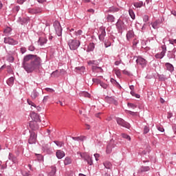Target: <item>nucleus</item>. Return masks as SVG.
<instances>
[{"label":"nucleus","instance_id":"nucleus-1","mask_svg":"<svg viewBox=\"0 0 176 176\" xmlns=\"http://www.w3.org/2000/svg\"><path fill=\"white\" fill-rule=\"evenodd\" d=\"M23 65L25 71L30 74L41 67V58L36 55H26L23 58Z\"/></svg>","mask_w":176,"mask_h":176},{"label":"nucleus","instance_id":"nucleus-2","mask_svg":"<svg viewBox=\"0 0 176 176\" xmlns=\"http://www.w3.org/2000/svg\"><path fill=\"white\" fill-rule=\"evenodd\" d=\"M80 45V41L78 40H69L68 42V45L69 46L70 50H76Z\"/></svg>","mask_w":176,"mask_h":176},{"label":"nucleus","instance_id":"nucleus-3","mask_svg":"<svg viewBox=\"0 0 176 176\" xmlns=\"http://www.w3.org/2000/svg\"><path fill=\"white\" fill-rule=\"evenodd\" d=\"M77 154L80 155L82 159H85L89 166L93 164V160H91V157H90V155H89L87 153H82L80 152H78Z\"/></svg>","mask_w":176,"mask_h":176},{"label":"nucleus","instance_id":"nucleus-4","mask_svg":"<svg viewBox=\"0 0 176 176\" xmlns=\"http://www.w3.org/2000/svg\"><path fill=\"white\" fill-rule=\"evenodd\" d=\"M117 123L119 126H122V127H125L126 129H130V124L124 121V120L122 118H117Z\"/></svg>","mask_w":176,"mask_h":176},{"label":"nucleus","instance_id":"nucleus-5","mask_svg":"<svg viewBox=\"0 0 176 176\" xmlns=\"http://www.w3.org/2000/svg\"><path fill=\"white\" fill-rule=\"evenodd\" d=\"M54 26L55 28V31L56 32V35H58V36H61V34L63 32V29L61 28V25H60V23L56 22L54 24Z\"/></svg>","mask_w":176,"mask_h":176},{"label":"nucleus","instance_id":"nucleus-6","mask_svg":"<svg viewBox=\"0 0 176 176\" xmlns=\"http://www.w3.org/2000/svg\"><path fill=\"white\" fill-rule=\"evenodd\" d=\"M136 63L139 65H141V67H142V68H144V67L146 66V60H145L144 58H142L141 56L138 57V58L136 59Z\"/></svg>","mask_w":176,"mask_h":176},{"label":"nucleus","instance_id":"nucleus-7","mask_svg":"<svg viewBox=\"0 0 176 176\" xmlns=\"http://www.w3.org/2000/svg\"><path fill=\"white\" fill-rule=\"evenodd\" d=\"M28 142L30 144H35L36 142V133H35V132L30 133V136L29 138Z\"/></svg>","mask_w":176,"mask_h":176},{"label":"nucleus","instance_id":"nucleus-8","mask_svg":"<svg viewBox=\"0 0 176 176\" xmlns=\"http://www.w3.org/2000/svg\"><path fill=\"white\" fill-rule=\"evenodd\" d=\"M42 12H43V10H42L41 8H35L28 10V12L31 14H36L37 13H42Z\"/></svg>","mask_w":176,"mask_h":176},{"label":"nucleus","instance_id":"nucleus-9","mask_svg":"<svg viewBox=\"0 0 176 176\" xmlns=\"http://www.w3.org/2000/svg\"><path fill=\"white\" fill-rule=\"evenodd\" d=\"M38 121H31L30 122V127L32 130H38L39 129V125H38Z\"/></svg>","mask_w":176,"mask_h":176},{"label":"nucleus","instance_id":"nucleus-10","mask_svg":"<svg viewBox=\"0 0 176 176\" xmlns=\"http://www.w3.org/2000/svg\"><path fill=\"white\" fill-rule=\"evenodd\" d=\"M4 43H9V45H17L19 43L16 41H14L13 38H5Z\"/></svg>","mask_w":176,"mask_h":176},{"label":"nucleus","instance_id":"nucleus-11","mask_svg":"<svg viewBox=\"0 0 176 176\" xmlns=\"http://www.w3.org/2000/svg\"><path fill=\"white\" fill-rule=\"evenodd\" d=\"M92 80L94 83H98L103 89H107V87H108V85L101 82L100 80L97 78H93Z\"/></svg>","mask_w":176,"mask_h":176},{"label":"nucleus","instance_id":"nucleus-12","mask_svg":"<svg viewBox=\"0 0 176 176\" xmlns=\"http://www.w3.org/2000/svg\"><path fill=\"white\" fill-rule=\"evenodd\" d=\"M134 38V32L133 30H129L126 33V39L127 41H130Z\"/></svg>","mask_w":176,"mask_h":176},{"label":"nucleus","instance_id":"nucleus-13","mask_svg":"<svg viewBox=\"0 0 176 176\" xmlns=\"http://www.w3.org/2000/svg\"><path fill=\"white\" fill-rule=\"evenodd\" d=\"M64 156H65V153H64V151L61 150H58L56 151V157H58V159H63Z\"/></svg>","mask_w":176,"mask_h":176},{"label":"nucleus","instance_id":"nucleus-14","mask_svg":"<svg viewBox=\"0 0 176 176\" xmlns=\"http://www.w3.org/2000/svg\"><path fill=\"white\" fill-rule=\"evenodd\" d=\"M165 67L168 71H170V72H173L174 71V66L170 63H165Z\"/></svg>","mask_w":176,"mask_h":176},{"label":"nucleus","instance_id":"nucleus-15","mask_svg":"<svg viewBox=\"0 0 176 176\" xmlns=\"http://www.w3.org/2000/svg\"><path fill=\"white\" fill-rule=\"evenodd\" d=\"M116 27H117V28L118 30H124V23L122 21H119L116 23Z\"/></svg>","mask_w":176,"mask_h":176},{"label":"nucleus","instance_id":"nucleus-16","mask_svg":"<svg viewBox=\"0 0 176 176\" xmlns=\"http://www.w3.org/2000/svg\"><path fill=\"white\" fill-rule=\"evenodd\" d=\"M47 42V39L45 37H40L38 39V43L41 46H43Z\"/></svg>","mask_w":176,"mask_h":176},{"label":"nucleus","instance_id":"nucleus-17","mask_svg":"<svg viewBox=\"0 0 176 176\" xmlns=\"http://www.w3.org/2000/svg\"><path fill=\"white\" fill-rule=\"evenodd\" d=\"M30 116H31L33 122L39 121V116H38V114H36V113H32L30 114Z\"/></svg>","mask_w":176,"mask_h":176},{"label":"nucleus","instance_id":"nucleus-18","mask_svg":"<svg viewBox=\"0 0 176 176\" xmlns=\"http://www.w3.org/2000/svg\"><path fill=\"white\" fill-rule=\"evenodd\" d=\"M92 71L94 72H102V68L97 66H92Z\"/></svg>","mask_w":176,"mask_h":176},{"label":"nucleus","instance_id":"nucleus-19","mask_svg":"<svg viewBox=\"0 0 176 176\" xmlns=\"http://www.w3.org/2000/svg\"><path fill=\"white\" fill-rule=\"evenodd\" d=\"M38 96H39V94L38 93V91H36V90H34L31 94V98H32V100H35V98H36Z\"/></svg>","mask_w":176,"mask_h":176},{"label":"nucleus","instance_id":"nucleus-20","mask_svg":"<svg viewBox=\"0 0 176 176\" xmlns=\"http://www.w3.org/2000/svg\"><path fill=\"white\" fill-rule=\"evenodd\" d=\"M107 19L109 23H113L115 21V16H113V15L109 14Z\"/></svg>","mask_w":176,"mask_h":176},{"label":"nucleus","instance_id":"nucleus-21","mask_svg":"<svg viewBox=\"0 0 176 176\" xmlns=\"http://www.w3.org/2000/svg\"><path fill=\"white\" fill-rule=\"evenodd\" d=\"M104 166L105 167V168H107L109 170H111V168H112V164H111V162L107 161L104 163Z\"/></svg>","mask_w":176,"mask_h":176},{"label":"nucleus","instance_id":"nucleus-22","mask_svg":"<svg viewBox=\"0 0 176 176\" xmlns=\"http://www.w3.org/2000/svg\"><path fill=\"white\" fill-rule=\"evenodd\" d=\"M51 76L52 78H58V76H60V71L56 70L55 72H52Z\"/></svg>","mask_w":176,"mask_h":176},{"label":"nucleus","instance_id":"nucleus-23","mask_svg":"<svg viewBox=\"0 0 176 176\" xmlns=\"http://www.w3.org/2000/svg\"><path fill=\"white\" fill-rule=\"evenodd\" d=\"M72 140H74V141H83L84 140H86V137L85 136L73 137Z\"/></svg>","mask_w":176,"mask_h":176},{"label":"nucleus","instance_id":"nucleus-24","mask_svg":"<svg viewBox=\"0 0 176 176\" xmlns=\"http://www.w3.org/2000/svg\"><path fill=\"white\" fill-rule=\"evenodd\" d=\"M166 54L165 52L162 51L160 54H155L157 58H163Z\"/></svg>","mask_w":176,"mask_h":176},{"label":"nucleus","instance_id":"nucleus-25","mask_svg":"<svg viewBox=\"0 0 176 176\" xmlns=\"http://www.w3.org/2000/svg\"><path fill=\"white\" fill-rule=\"evenodd\" d=\"M71 163H72V160H71V158L67 157L65 160H64V164L65 166H68V164H71Z\"/></svg>","mask_w":176,"mask_h":176},{"label":"nucleus","instance_id":"nucleus-26","mask_svg":"<svg viewBox=\"0 0 176 176\" xmlns=\"http://www.w3.org/2000/svg\"><path fill=\"white\" fill-rule=\"evenodd\" d=\"M10 32H12V28L7 27L4 30L3 33L5 35H10Z\"/></svg>","mask_w":176,"mask_h":176},{"label":"nucleus","instance_id":"nucleus-27","mask_svg":"<svg viewBox=\"0 0 176 176\" xmlns=\"http://www.w3.org/2000/svg\"><path fill=\"white\" fill-rule=\"evenodd\" d=\"M159 24H160V22L159 21H155L154 23H152V27L154 28V30H156L159 27Z\"/></svg>","mask_w":176,"mask_h":176},{"label":"nucleus","instance_id":"nucleus-28","mask_svg":"<svg viewBox=\"0 0 176 176\" xmlns=\"http://www.w3.org/2000/svg\"><path fill=\"white\" fill-rule=\"evenodd\" d=\"M82 30H78V32H76V33L74 34V35H72V36L73 37V38H78V36H80V35H82Z\"/></svg>","mask_w":176,"mask_h":176},{"label":"nucleus","instance_id":"nucleus-29","mask_svg":"<svg viewBox=\"0 0 176 176\" xmlns=\"http://www.w3.org/2000/svg\"><path fill=\"white\" fill-rule=\"evenodd\" d=\"M129 16H131L132 20H134L135 19V14H134V11L133 10H129Z\"/></svg>","mask_w":176,"mask_h":176},{"label":"nucleus","instance_id":"nucleus-30","mask_svg":"<svg viewBox=\"0 0 176 176\" xmlns=\"http://www.w3.org/2000/svg\"><path fill=\"white\" fill-rule=\"evenodd\" d=\"M14 82V78L10 77L8 80L7 83L9 86H12L13 85V82Z\"/></svg>","mask_w":176,"mask_h":176},{"label":"nucleus","instance_id":"nucleus-31","mask_svg":"<svg viewBox=\"0 0 176 176\" xmlns=\"http://www.w3.org/2000/svg\"><path fill=\"white\" fill-rule=\"evenodd\" d=\"M99 32H100V35H103L104 36L107 35V33L105 32V28H100Z\"/></svg>","mask_w":176,"mask_h":176},{"label":"nucleus","instance_id":"nucleus-32","mask_svg":"<svg viewBox=\"0 0 176 176\" xmlns=\"http://www.w3.org/2000/svg\"><path fill=\"white\" fill-rule=\"evenodd\" d=\"M142 1L133 3V6H135V8H142Z\"/></svg>","mask_w":176,"mask_h":176},{"label":"nucleus","instance_id":"nucleus-33","mask_svg":"<svg viewBox=\"0 0 176 176\" xmlns=\"http://www.w3.org/2000/svg\"><path fill=\"white\" fill-rule=\"evenodd\" d=\"M112 144H109L107 147V149H106V152L107 153H111V152H112Z\"/></svg>","mask_w":176,"mask_h":176},{"label":"nucleus","instance_id":"nucleus-34","mask_svg":"<svg viewBox=\"0 0 176 176\" xmlns=\"http://www.w3.org/2000/svg\"><path fill=\"white\" fill-rule=\"evenodd\" d=\"M94 50V43H90L88 46L87 52H93Z\"/></svg>","mask_w":176,"mask_h":176},{"label":"nucleus","instance_id":"nucleus-35","mask_svg":"<svg viewBox=\"0 0 176 176\" xmlns=\"http://www.w3.org/2000/svg\"><path fill=\"white\" fill-rule=\"evenodd\" d=\"M122 138H125V140H127L128 141H131V138H130V135L122 133Z\"/></svg>","mask_w":176,"mask_h":176},{"label":"nucleus","instance_id":"nucleus-36","mask_svg":"<svg viewBox=\"0 0 176 176\" xmlns=\"http://www.w3.org/2000/svg\"><path fill=\"white\" fill-rule=\"evenodd\" d=\"M108 101L109 102H111V104H114V105H117V104H118V102L116 101V100H115L113 98H109V99H108Z\"/></svg>","mask_w":176,"mask_h":176},{"label":"nucleus","instance_id":"nucleus-37","mask_svg":"<svg viewBox=\"0 0 176 176\" xmlns=\"http://www.w3.org/2000/svg\"><path fill=\"white\" fill-rule=\"evenodd\" d=\"M55 174H56V167L52 166V170H51V172L50 173V175L53 176V175H54Z\"/></svg>","mask_w":176,"mask_h":176},{"label":"nucleus","instance_id":"nucleus-38","mask_svg":"<svg viewBox=\"0 0 176 176\" xmlns=\"http://www.w3.org/2000/svg\"><path fill=\"white\" fill-rule=\"evenodd\" d=\"M104 46L105 47H109V46H111V41L109 40H105Z\"/></svg>","mask_w":176,"mask_h":176},{"label":"nucleus","instance_id":"nucleus-39","mask_svg":"<svg viewBox=\"0 0 176 176\" xmlns=\"http://www.w3.org/2000/svg\"><path fill=\"white\" fill-rule=\"evenodd\" d=\"M114 72H115L116 76H118V78H120L121 73H120V69H118V70L115 69Z\"/></svg>","mask_w":176,"mask_h":176},{"label":"nucleus","instance_id":"nucleus-40","mask_svg":"<svg viewBox=\"0 0 176 176\" xmlns=\"http://www.w3.org/2000/svg\"><path fill=\"white\" fill-rule=\"evenodd\" d=\"M149 133V127L145 126L144 128V134H148Z\"/></svg>","mask_w":176,"mask_h":176},{"label":"nucleus","instance_id":"nucleus-41","mask_svg":"<svg viewBox=\"0 0 176 176\" xmlns=\"http://www.w3.org/2000/svg\"><path fill=\"white\" fill-rule=\"evenodd\" d=\"M28 104L29 105H31V107H34V108H36V105H35V103L32 102V101L28 100Z\"/></svg>","mask_w":176,"mask_h":176},{"label":"nucleus","instance_id":"nucleus-42","mask_svg":"<svg viewBox=\"0 0 176 176\" xmlns=\"http://www.w3.org/2000/svg\"><path fill=\"white\" fill-rule=\"evenodd\" d=\"M81 94L84 97H87V98H90V94H89L87 92H82Z\"/></svg>","mask_w":176,"mask_h":176},{"label":"nucleus","instance_id":"nucleus-43","mask_svg":"<svg viewBox=\"0 0 176 176\" xmlns=\"http://www.w3.org/2000/svg\"><path fill=\"white\" fill-rule=\"evenodd\" d=\"M56 145H57V146H64V143L63 142H54Z\"/></svg>","mask_w":176,"mask_h":176},{"label":"nucleus","instance_id":"nucleus-44","mask_svg":"<svg viewBox=\"0 0 176 176\" xmlns=\"http://www.w3.org/2000/svg\"><path fill=\"white\" fill-rule=\"evenodd\" d=\"M143 21L144 23H147V21H149V16L148 15H144L143 17Z\"/></svg>","mask_w":176,"mask_h":176},{"label":"nucleus","instance_id":"nucleus-45","mask_svg":"<svg viewBox=\"0 0 176 176\" xmlns=\"http://www.w3.org/2000/svg\"><path fill=\"white\" fill-rule=\"evenodd\" d=\"M128 107L129 108H133V109H135V108H137V106L132 103H128Z\"/></svg>","mask_w":176,"mask_h":176},{"label":"nucleus","instance_id":"nucleus-46","mask_svg":"<svg viewBox=\"0 0 176 176\" xmlns=\"http://www.w3.org/2000/svg\"><path fill=\"white\" fill-rule=\"evenodd\" d=\"M110 82H111L113 85H119V83L116 82V80H115V79H113V78H111Z\"/></svg>","mask_w":176,"mask_h":176},{"label":"nucleus","instance_id":"nucleus-47","mask_svg":"<svg viewBox=\"0 0 176 176\" xmlns=\"http://www.w3.org/2000/svg\"><path fill=\"white\" fill-rule=\"evenodd\" d=\"M14 12H19L20 10V6H16L13 9Z\"/></svg>","mask_w":176,"mask_h":176},{"label":"nucleus","instance_id":"nucleus-48","mask_svg":"<svg viewBox=\"0 0 176 176\" xmlns=\"http://www.w3.org/2000/svg\"><path fill=\"white\" fill-rule=\"evenodd\" d=\"M122 74H124V75H128V76H130V72L126 69L122 71Z\"/></svg>","mask_w":176,"mask_h":176},{"label":"nucleus","instance_id":"nucleus-49","mask_svg":"<svg viewBox=\"0 0 176 176\" xmlns=\"http://www.w3.org/2000/svg\"><path fill=\"white\" fill-rule=\"evenodd\" d=\"M26 1L27 0H17V3H19V5H23Z\"/></svg>","mask_w":176,"mask_h":176},{"label":"nucleus","instance_id":"nucleus-50","mask_svg":"<svg viewBox=\"0 0 176 176\" xmlns=\"http://www.w3.org/2000/svg\"><path fill=\"white\" fill-rule=\"evenodd\" d=\"M25 52H27V50L25 49V47L21 48V52L22 53V54H24V53H25Z\"/></svg>","mask_w":176,"mask_h":176},{"label":"nucleus","instance_id":"nucleus-51","mask_svg":"<svg viewBox=\"0 0 176 176\" xmlns=\"http://www.w3.org/2000/svg\"><path fill=\"white\" fill-rule=\"evenodd\" d=\"M157 130L159 131H161V133H163L164 131V129L163 127H162V126H158L157 127Z\"/></svg>","mask_w":176,"mask_h":176},{"label":"nucleus","instance_id":"nucleus-52","mask_svg":"<svg viewBox=\"0 0 176 176\" xmlns=\"http://www.w3.org/2000/svg\"><path fill=\"white\" fill-rule=\"evenodd\" d=\"M46 91H49L50 93H53V91H54V90H53V89L51 88H45Z\"/></svg>","mask_w":176,"mask_h":176},{"label":"nucleus","instance_id":"nucleus-53","mask_svg":"<svg viewBox=\"0 0 176 176\" xmlns=\"http://www.w3.org/2000/svg\"><path fill=\"white\" fill-rule=\"evenodd\" d=\"M104 38H105V36L102 35V34H100L99 35V39L100 41H104Z\"/></svg>","mask_w":176,"mask_h":176},{"label":"nucleus","instance_id":"nucleus-54","mask_svg":"<svg viewBox=\"0 0 176 176\" xmlns=\"http://www.w3.org/2000/svg\"><path fill=\"white\" fill-rule=\"evenodd\" d=\"M162 52H164L166 53L167 48L166 47V45H164L162 46Z\"/></svg>","mask_w":176,"mask_h":176},{"label":"nucleus","instance_id":"nucleus-55","mask_svg":"<svg viewBox=\"0 0 176 176\" xmlns=\"http://www.w3.org/2000/svg\"><path fill=\"white\" fill-rule=\"evenodd\" d=\"M94 157L96 159V161H98V157H100V154H94Z\"/></svg>","mask_w":176,"mask_h":176},{"label":"nucleus","instance_id":"nucleus-56","mask_svg":"<svg viewBox=\"0 0 176 176\" xmlns=\"http://www.w3.org/2000/svg\"><path fill=\"white\" fill-rule=\"evenodd\" d=\"M48 98H49V96H44L43 102H46V101H47Z\"/></svg>","mask_w":176,"mask_h":176},{"label":"nucleus","instance_id":"nucleus-57","mask_svg":"<svg viewBox=\"0 0 176 176\" xmlns=\"http://www.w3.org/2000/svg\"><path fill=\"white\" fill-rule=\"evenodd\" d=\"M121 63H122V60H117L115 62V65H119Z\"/></svg>","mask_w":176,"mask_h":176},{"label":"nucleus","instance_id":"nucleus-58","mask_svg":"<svg viewBox=\"0 0 176 176\" xmlns=\"http://www.w3.org/2000/svg\"><path fill=\"white\" fill-rule=\"evenodd\" d=\"M22 175H23V176H30V174H28V172L23 171V172H22Z\"/></svg>","mask_w":176,"mask_h":176},{"label":"nucleus","instance_id":"nucleus-59","mask_svg":"<svg viewBox=\"0 0 176 176\" xmlns=\"http://www.w3.org/2000/svg\"><path fill=\"white\" fill-rule=\"evenodd\" d=\"M173 118V113H168V119H171Z\"/></svg>","mask_w":176,"mask_h":176},{"label":"nucleus","instance_id":"nucleus-60","mask_svg":"<svg viewBox=\"0 0 176 176\" xmlns=\"http://www.w3.org/2000/svg\"><path fill=\"white\" fill-rule=\"evenodd\" d=\"M143 168H144L143 171H149V167H148V166H146V167H144Z\"/></svg>","mask_w":176,"mask_h":176},{"label":"nucleus","instance_id":"nucleus-61","mask_svg":"<svg viewBox=\"0 0 176 176\" xmlns=\"http://www.w3.org/2000/svg\"><path fill=\"white\" fill-rule=\"evenodd\" d=\"M128 113H130V115H135L137 113V112H133L131 111H129Z\"/></svg>","mask_w":176,"mask_h":176},{"label":"nucleus","instance_id":"nucleus-62","mask_svg":"<svg viewBox=\"0 0 176 176\" xmlns=\"http://www.w3.org/2000/svg\"><path fill=\"white\" fill-rule=\"evenodd\" d=\"M13 60H14V58H13V56H10L9 58H8V61H13Z\"/></svg>","mask_w":176,"mask_h":176},{"label":"nucleus","instance_id":"nucleus-63","mask_svg":"<svg viewBox=\"0 0 176 176\" xmlns=\"http://www.w3.org/2000/svg\"><path fill=\"white\" fill-rule=\"evenodd\" d=\"M12 162H13L14 163H16V162H17V158H16V157H14L12 158Z\"/></svg>","mask_w":176,"mask_h":176},{"label":"nucleus","instance_id":"nucleus-64","mask_svg":"<svg viewBox=\"0 0 176 176\" xmlns=\"http://www.w3.org/2000/svg\"><path fill=\"white\" fill-rule=\"evenodd\" d=\"M87 12H89L90 13H94V10L93 9H89L87 10Z\"/></svg>","mask_w":176,"mask_h":176}]
</instances>
